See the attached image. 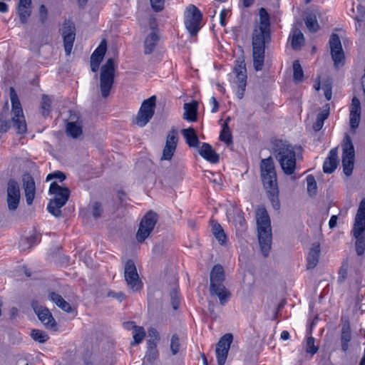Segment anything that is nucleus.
<instances>
[{
    "instance_id": "nucleus-1",
    "label": "nucleus",
    "mask_w": 365,
    "mask_h": 365,
    "mask_svg": "<svg viewBox=\"0 0 365 365\" xmlns=\"http://www.w3.org/2000/svg\"><path fill=\"white\" fill-rule=\"evenodd\" d=\"M260 22L252 36V57L254 68L257 71L262 69L264 61L265 43L270 39V24L268 13L261 8L259 11Z\"/></svg>"
},
{
    "instance_id": "nucleus-2",
    "label": "nucleus",
    "mask_w": 365,
    "mask_h": 365,
    "mask_svg": "<svg viewBox=\"0 0 365 365\" xmlns=\"http://www.w3.org/2000/svg\"><path fill=\"white\" fill-rule=\"evenodd\" d=\"M260 177L263 186L267 191V196L272 207L279 210L280 202L279 200V189L277 181V173L272 157L262 159L260 162Z\"/></svg>"
},
{
    "instance_id": "nucleus-3",
    "label": "nucleus",
    "mask_w": 365,
    "mask_h": 365,
    "mask_svg": "<svg viewBox=\"0 0 365 365\" xmlns=\"http://www.w3.org/2000/svg\"><path fill=\"white\" fill-rule=\"evenodd\" d=\"M256 222L260 250L263 256L267 257L271 250L272 228L269 216L264 207L257 209Z\"/></svg>"
},
{
    "instance_id": "nucleus-4",
    "label": "nucleus",
    "mask_w": 365,
    "mask_h": 365,
    "mask_svg": "<svg viewBox=\"0 0 365 365\" xmlns=\"http://www.w3.org/2000/svg\"><path fill=\"white\" fill-rule=\"evenodd\" d=\"M273 150L283 172L287 175H292L296 168V153L292 145L286 141L277 140Z\"/></svg>"
},
{
    "instance_id": "nucleus-5",
    "label": "nucleus",
    "mask_w": 365,
    "mask_h": 365,
    "mask_svg": "<svg viewBox=\"0 0 365 365\" xmlns=\"http://www.w3.org/2000/svg\"><path fill=\"white\" fill-rule=\"evenodd\" d=\"M49 192L54 195V197L50 200L47 210L53 216L60 217L61 215V208L67 202L70 190L68 187H61L53 182L50 185Z\"/></svg>"
},
{
    "instance_id": "nucleus-6",
    "label": "nucleus",
    "mask_w": 365,
    "mask_h": 365,
    "mask_svg": "<svg viewBox=\"0 0 365 365\" xmlns=\"http://www.w3.org/2000/svg\"><path fill=\"white\" fill-rule=\"evenodd\" d=\"M115 65L113 58L107 60L101 68L100 90L103 98H106L110 95L114 83Z\"/></svg>"
},
{
    "instance_id": "nucleus-7",
    "label": "nucleus",
    "mask_w": 365,
    "mask_h": 365,
    "mask_svg": "<svg viewBox=\"0 0 365 365\" xmlns=\"http://www.w3.org/2000/svg\"><path fill=\"white\" fill-rule=\"evenodd\" d=\"M225 280V275H210V294L212 297L217 296L222 305H225L231 296L224 284Z\"/></svg>"
},
{
    "instance_id": "nucleus-8",
    "label": "nucleus",
    "mask_w": 365,
    "mask_h": 365,
    "mask_svg": "<svg viewBox=\"0 0 365 365\" xmlns=\"http://www.w3.org/2000/svg\"><path fill=\"white\" fill-rule=\"evenodd\" d=\"M202 14L192 4L189 5L185 11V25L191 36H195L201 28Z\"/></svg>"
},
{
    "instance_id": "nucleus-9",
    "label": "nucleus",
    "mask_w": 365,
    "mask_h": 365,
    "mask_svg": "<svg viewBox=\"0 0 365 365\" xmlns=\"http://www.w3.org/2000/svg\"><path fill=\"white\" fill-rule=\"evenodd\" d=\"M158 220V215L149 211L142 218L138 230L136 233V240L138 242H143L153 232Z\"/></svg>"
},
{
    "instance_id": "nucleus-10",
    "label": "nucleus",
    "mask_w": 365,
    "mask_h": 365,
    "mask_svg": "<svg viewBox=\"0 0 365 365\" xmlns=\"http://www.w3.org/2000/svg\"><path fill=\"white\" fill-rule=\"evenodd\" d=\"M156 97L153 96L145 100L135 117V123L140 127H144L153 118L155 108Z\"/></svg>"
},
{
    "instance_id": "nucleus-11",
    "label": "nucleus",
    "mask_w": 365,
    "mask_h": 365,
    "mask_svg": "<svg viewBox=\"0 0 365 365\" xmlns=\"http://www.w3.org/2000/svg\"><path fill=\"white\" fill-rule=\"evenodd\" d=\"M342 147L343 170L346 176H350L354 168L355 153L351 139L347 134L345 135L344 142Z\"/></svg>"
},
{
    "instance_id": "nucleus-12",
    "label": "nucleus",
    "mask_w": 365,
    "mask_h": 365,
    "mask_svg": "<svg viewBox=\"0 0 365 365\" xmlns=\"http://www.w3.org/2000/svg\"><path fill=\"white\" fill-rule=\"evenodd\" d=\"M329 44L334 66L336 68H339L344 63L345 56L341 46V40L336 34H332L331 35Z\"/></svg>"
},
{
    "instance_id": "nucleus-13",
    "label": "nucleus",
    "mask_w": 365,
    "mask_h": 365,
    "mask_svg": "<svg viewBox=\"0 0 365 365\" xmlns=\"http://www.w3.org/2000/svg\"><path fill=\"white\" fill-rule=\"evenodd\" d=\"M234 73L236 75V83L238 84L236 95L239 99H242L245 91L247 78L245 63L243 59L239 58L236 61Z\"/></svg>"
},
{
    "instance_id": "nucleus-14",
    "label": "nucleus",
    "mask_w": 365,
    "mask_h": 365,
    "mask_svg": "<svg viewBox=\"0 0 365 365\" xmlns=\"http://www.w3.org/2000/svg\"><path fill=\"white\" fill-rule=\"evenodd\" d=\"M63 38V46L66 54L69 56L71 53L76 37L75 24L71 20H65L61 29Z\"/></svg>"
},
{
    "instance_id": "nucleus-15",
    "label": "nucleus",
    "mask_w": 365,
    "mask_h": 365,
    "mask_svg": "<svg viewBox=\"0 0 365 365\" xmlns=\"http://www.w3.org/2000/svg\"><path fill=\"white\" fill-rule=\"evenodd\" d=\"M351 233L354 238L365 237V198L360 202Z\"/></svg>"
},
{
    "instance_id": "nucleus-16",
    "label": "nucleus",
    "mask_w": 365,
    "mask_h": 365,
    "mask_svg": "<svg viewBox=\"0 0 365 365\" xmlns=\"http://www.w3.org/2000/svg\"><path fill=\"white\" fill-rule=\"evenodd\" d=\"M232 340L233 336L230 333L225 334L220 339L215 350L218 365H224L225 364Z\"/></svg>"
},
{
    "instance_id": "nucleus-17",
    "label": "nucleus",
    "mask_w": 365,
    "mask_h": 365,
    "mask_svg": "<svg viewBox=\"0 0 365 365\" xmlns=\"http://www.w3.org/2000/svg\"><path fill=\"white\" fill-rule=\"evenodd\" d=\"M20 201V190L18 183L10 180L7 187V204L8 208L11 211L16 210Z\"/></svg>"
},
{
    "instance_id": "nucleus-18",
    "label": "nucleus",
    "mask_w": 365,
    "mask_h": 365,
    "mask_svg": "<svg viewBox=\"0 0 365 365\" xmlns=\"http://www.w3.org/2000/svg\"><path fill=\"white\" fill-rule=\"evenodd\" d=\"M32 307L37 314L39 320L47 329L56 330V323L49 309L46 307H38L37 302L32 303Z\"/></svg>"
},
{
    "instance_id": "nucleus-19",
    "label": "nucleus",
    "mask_w": 365,
    "mask_h": 365,
    "mask_svg": "<svg viewBox=\"0 0 365 365\" xmlns=\"http://www.w3.org/2000/svg\"><path fill=\"white\" fill-rule=\"evenodd\" d=\"M178 141V132L175 130L173 129L168 133L167 135L165 145L163 151V156L161 158V160H171L176 150Z\"/></svg>"
},
{
    "instance_id": "nucleus-20",
    "label": "nucleus",
    "mask_w": 365,
    "mask_h": 365,
    "mask_svg": "<svg viewBox=\"0 0 365 365\" xmlns=\"http://www.w3.org/2000/svg\"><path fill=\"white\" fill-rule=\"evenodd\" d=\"M23 186L24 189L26 203L31 205L33 203L36 187L33 178L30 175H24L23 177Z\"/></svg>"
},
{
    "instance_id": "nucleus-21",
    "label": "nucleus",
    "mask_w": 365,
    "mask_h": 365,
    "mask_svg": "<svg viewBox=\"0 0 365 365\" xmlns=\"http://www.w3.org/2000/svg\"><path fill=\"white\" fill-rule=\"evenodd\" d=\"M31 0H19L16 8V13L20 22L23 24L28 22L31 14Z\"/></svg>"
},
{
    "instance_id": "nucleus-22",
    "label": "nucleus",
    "mask_w": 365,
    "mask_h": 365,
    "mask_svg": "<svg viewBox=\"0 0 365 365\" xmlns=\"http://www.w3.org/2000/svg\"><path fill=\"white\" fill-rule=\"evenodd\" d=\"M361 118V103L356 97L351 101L350 108V126L352 129L358 128Z\"/></svg>"
},
{
    "instance_id": "nucleus-23",
    "label": "nucleus",
    "mask_w": 365,
    "mask_h": 365,
    "mask_svg": "<svg viewBox=\"0 0 365 365\" xmlns=\"http://www.w3.org/2000/svg\"><path fill=\"white\" fill-rule=\"evenodd\" d=\"M71 121L66 125V133L73 138H77L82 134V122L78 117L71 115Z\"/></svg>"
},
{
    "instance_id": "nucleus-24",
    "label": "nucleus",
    "mask_w": 365,
    "mask_h": 365,
    "mask_svg": "<svg viewBox=\"0 0 365 365\" xmlns=\"http://www.w3.org/2000/svg\"><path fill=\"white\" fill-rule=\"evenodd\" d=\"M338 151L337 148H333L330 150L329 156L325 160L323 165V170L325 173H331L336 168L338 164Z\"/></svg>"
},
{
    "instance_id": "nucleus-25",
    "label": "nucleus",
    "mask_w": 365,
    "mask_h": 365,
    "mask_svg": "<svg viewBox=\"0 0 365 365\" xmlns=\"http://www.w3.org/2000/svg\"><path fill=\"white\" fill-rule=\"evenodd\" d=\"M351 340V331L349 322H346L341 327L340 335L341 349L346 353L349 348V343Z\"/></svg>"
},
{
    "instance_id": "nucleus-26",
    "label": "nucleus",
    "mask_w": 365,
    "mask_h": 365,
    "mask_svg": "<svg viewBox=\"0 0 365 365\" xmlns=\"http://www.w3.org/2000/svg\"><path fill=\"white\" fill-rule=\"evenodd\" d=\"M10 97L11 101L12 109L11 112L13 113L12 119L18 120L19 118H24L23 110L21 108V103L19 100V98L15 92L14 88H10Z\"/></svg>"
},
{
    "instance_id": "nucleus-27",
    "label": "nucleus",
    "mask_w": 365,
    "mask_h": 365,
    "mask_svg": "<svg viewBox=\"0 0 365 365\" xmlns=\"http://www.w3.org/2000/svg\"><path fill=\"white\" fill-rule=\"evenodd\" d=\"M199 153L202 158L212 163H216L219 161L218 155L208 143H202L199 150Z\"/></svg>"
},
{
    "instance_id": "nucleus-28",
    "label": "nucleus",
    "mask_w": 365,
    "mask_h": 365,
    "mask_svg": "<svg viewBox=\"0 0 365 365\" xmlns=\"http://www.w3.org/2000/svg\"><path fill=\"white\" fill-rule=\"evenodd\" d=\"M183 118L187 121L195 122L197 114V102L186 103L183 105Z\"/></svg>"
},
{
    "instance_id": "nucleus-29",
    "label": "nucleus",
    "mask_w": 365,
    "mask_h": 365,
    "mask_svg": "<svg viewBox=\"0 0 365 365\" xmlns=\"http://www.w3.org/2000/svg\"><path fill=\"white\" fill-rule=\"evenodd\" d=\"M320 254V245L319 243H314L309 250L307 257V269L310 270L314 268L319 262Z\"/></svg>"
},
{
    "instance_id": "nucleus-30",
    "label": "nucleus",
    "mask_w": 365,
    "mask_h": 365,
    "mask_svg": "<svg viewBox=\"0 0 365 365\" xmlns=\"http://www.w3.org/2000/svg\"><path fill=\"white\" fill-rule=\"evenodd\" d=\"M181 133L190 147H197L198 145L199 140L196 132L192 128L182 129Z\"/></svg>"
},
{
    "instance_id": "nucleus-31",
    "label": "nucleus",
    "mask_w": 365,
    "mask_h": 365,
    "mask_svg": "<svg viewBox=\"0 0 365 365\" xmlns=\"http://www.w3.org/2000/svg\"><path fill=\"white\" fill-rule=\"evenodd\" d=\"M232 221L237 230L244 232L247 229V223L242 210L237 209L233 210Z\"/></svg>"
},
{
    "instance_id": "nucleus-32",
    "label": "nucleus",
    "mask_w": 365,
    "mask_h": 365,
    "mask_svg": "<svg viewBox=\"0 0 365 365\" xmlns=\"http://www.w3.org/2000/svg\"><path fill=\"white\" fill-rule=\"evenodd\" d=\"M50 299L54 302L62 310L70 313L72 308L68 302H67L60 294L56 292H51L49 294Z\"/></svg>"
},
{
    "instance_id": "nucleus-33",
    "label": "nucleus",
    "mask_w": 365,
    "mask_h": 365,
    "mask_svg": "<svg viewBox=\"0 0 365 365\" xmlns=\"http://www.w3.org/2000/svg\"><path fill=\"white\" fill-rule=\"evenodd\" d=\"M159 40V36L155 31H152L145 40V53L149 54L153 52L157 43Z\"/></svg>"
},
{
    "instance_id": "nucleus-34",
    "label": "nucleus",
    "mask_w": 365,
    "mask_h": 365,
    "mask_svg": "<svg viewBox=\"0 0 365 365\" xmlns=\"http://www.w3.org/2000/svg\"><path fill=\"white\" fill-rule=\"evenodd\" d=\"M291 38V44L293 49H300L304 42V35L302 31L298 29H294Z\"/></svg>"
},
{
    "instance_id": "nucleus-35",
    "label": "nucleus",
    "mask_w": 365,
    "mask_h": 365,
    "mask_svg": "<svg viewBox=\"0 0 365 365\" xmlns=\"http://www.w3.org/2000/svg\"><path fill=\"white\" fill-rule=\"evenodd\" d=\"M128 287L133 292H137L143 287V282L139 275H124Z\"/></svg>"
},
{
    "instance_id": "nucleus-36",
    "label": "nucleus",
    "mask_w": 365,
    "mask_h": 365,
    "mask_svg": "<svg viewBox=\"0 0 365 365\" xmlns=\"http://www.w3.org/2000/svg\"><path fill=\"white\" fill-rule=\"evenodd\" d=\"M212 230L218 242L220 244H224L227 237L221 225L217 222L212 221Z\"/></svg>"
},
{
    "instance_id": "nucleus-37",
    "label": "nucleus",
    "mask_w": 365,
    "mask_h": 365,
    "mask_svg": "<svg viewBox=\"0 0 365 365\" xmlns=\"http://www.w3.org/2000/svg\"><path fill=\"white\" fill-rule=\"evenodd\" d=\"M305 24L311 32H316L319 29V25L317 22V16L314 13L308 14L305 18Z\"/></svg>"
},
{
    "instance_id": "nucleus-38",
    "label": "nucleus",
    "mask_w": 365,
    "mask_h": 365,
    "mask_svg": "<svg viewBox=\"0 0 365 365\" xmlns=\"http://www.w3.org/2000/svg\"><path fill=\"white\" fill-rule=\"evenodd\" d=\"M52 98L48 95L43 94L41 96L40 106L41 113L43 116H47L51 112Z\"/></svg>"
},
{
    "instance_id": "nucleus-39",
    "label": "nucleus",
    "mask_w": 365,
    "mask_h": 365,
    "mask_svg": "<svg viewBox=\"0 0 365 365\" xmlns=\"http://www.w3.org/2000/svg\"><path fill=\"white\" fill-rule=\"evenodd\" d=\"M106 40H103L98 48L92 53L91 60L99 61V62H101L106 53Z\"/></svg>"
},
{
    "instance_id": "nucleus-40",
    "label": "nucleus",
    "mask_w": 365,
    "mask_h": 365,
    "mask_svg": "<svg viewBox=\"0 0 365 365\" xmlns=\"http://www.w3.org/2000/svg\"><path fill=\"white\" fill-rule=\"evenodd\" d=\"M220 139L221 141L225 142L227 144L232 143V133L227 122H225L222 125V128L220 134Z\"/></svg>"
},
{
    "instance_id": "nucleus-41",
    "label": "nucleus",
    "mask_w": 365,
    "mask_h": 365,
    "mask_svg": "<svg viewBox=\"0 0 365 365\" xmlns=\"http://www.w3.org/2000/svg\"><path fill=\"white\" fill-rule=\"evenodd\" d=\"M145 336V331L142 327H134L133 337L134 341L131 342V345H137L140 344Z\"/></svg>"
},
{
    "instance_id": "nucleus-42",
    "label": "nucleus",
    "mask_w": 365,
    "mask_h": 365,
    "mask_svg": "<svg viewBox=\"0 0 365 365\" xmlns=\"http://www.w3.org/2000/svg\"><path fill=\"white\" fill-rule=\"evenodd\" d=\"M294 80L297 82L302 81L304 77V72L299 61H294L293 63Z\"/></svg>"
},
{
    "instance_id": "nucleus-43",
    "label": "nucleus",
    "mask_w": 365,
    "mask_h": 365,
    "mask_svg": "<svg viewBox=\"0 0 365 365\" xmlns=\"http://www.w3.org/2000/svg\"><path fill=\"white\" fill-rule=\"evenodd\" d=\"M13 125L18 133L23 134L26 132L27 127L24 118H19L18 120L12 119Z\"/></svg>"
},
{
    "instance_id": "nucleus-44",
    "label": "nucleus",
    "mask_w": 365,
    "mask_h": 365,
    "mask_svg": "<svg viewBox=\"0 0 365 365\" xmlns=\"http://www.w3.org/2000/svg\"><path fill=\"white\" fill-rule=\"evenodd\" d=\"M307 192L310 196H314L317 193V182L313 175H310L307 177Z\"/></svg>"
},
{
    "instance_id": "nucleus-45",
    "label": "nucleus",
    "mask_w": 365,
    "mask_h": 365,
    "mask_svg": "<svg viewBox=\"0 0 365 365\" xmlns=\"http://www.w3.org/2000/svg\"><path fill=\"white\" fill-rule=\"evenodd\" d=\"M32 339L40 343H44L48 339V335L43 331L33 329L31 334Z\"/></svg>"
},
{
    "instance_id": "nucleus-46",
    "label": "nucleus",
    "mask_w": 365,
    "mask_h": 365,
    "mask_svg": "<svg viewBox=\"0 0 365 365\" xmlns=\"http://www.w3.org/2000/svg\"><path fill=\"white\" fill-rule=\"evenodd\" d=\"M180 347V339L178 334H175L172 336L170 339V350L173 355H176Z\"/></svg>"
},
{
    "instance_id": "nucleus-47",
    "label": "nucleus",
    "mask_w": 365,
    "mask_h": 365,
    "mask_svg": "<svg viewBox=\"0 0 365 365\" xmlns=\"http://www.w3.org/2000/svg\"><path fill=\"white\" fill-rule=\"evenodd\" d=\"M355 248L359 256L363 255L365 251V237L355 238Z\"/></svg>"
},
{
    "instance_id": "nucleus-48",
    "label": "nucleus",
    "mask_w": 365,
    "mask_h": 365,
    "mask_svg": "<svg viewBox=\"0 0 365 365\" xmlns=\"http://www.w3.org/2000/svg\"><path fill=\"white\" fill-rule=\"evenodd\" d=\"M318 351V347L314 345V338L312 336L308 337L307 340V348L306 351L307 353L311 354L312 355L317 353Z\"/></svg>"
},
{
    "instance_id": "nucleus-49",
    "label": "nucleus",
    "mask_w": 365,
    "mask_h": 365,
    "mask_svg": "<svg viewBox=\"0 0 365 365\" xmlns=\"http://www.w3.org/2000/svg\"><path fill=\"white\" fill-rule=\"evenodd\" d=\"M91 207L92 210V215L93 216V217H100L103 212L101 204L98 202H94L91 205Z\"/></svg>"
},
{
    "instance_id": "nucleus-50",
    "label": "nucleus",
    "mask_w": 365,
    "mask_h": 365,
    "mask_svg": "<svg viewBox=\"0 0 365 365\" xmlns=\"http://www.w3.org/2000/svg\"><path fill=\"white\" fill-rule=\"evenodd\" d=\"M171 304L174 309H177L180 304V298L177 289H173L170 292Z\"/></svg>"
},
{
    "instance_id": "nucleus-51",
    "label": "nucleus",
    "mask_w": 365,
    "mask_h": 365,
    "mask_svg": "<svg viewBox=\"0 0 365 365\" xmlns=\"http://www.w3.org/2000/svg\"><path fill=\"white\" fill-rule=\"evenodd\" d=\"M158 356V353L157 349L148 348L145 358L148 362L153 363Z\"/></svg>"
},
{
    "instance_id": "nucleus-52",
    "label": "nucleus",
    "mask_w": 365,
    "mask_h": 365,
    "mask_svg": "<svg viewBox=\"0 0 365 365\" xmlns=\"http://www.w3.org/2000/svg\"><path fill=\"white\" fill-rule=\"evenodd\" d=\"M124 274H138L135 263L128 260L124 266Z\"/></svg>"
},
{
    "instance_id": "nucleus-53",
    "label": "nucleus",
    "mask_w": 365,
    "mask_h": 365,
    "mask_svg": "<svg viewBox=\"0 0 365 365\" xmlns=\"http://www.w3.org/2000/svg\"><path fill=\"white\" fill-rule=\"evenodd\" d=\"M153 9L155 11H160L164 8L165 0H150Z\"/></svg>"
},
{
    "instance_id": "nucleus-54",
    "label": "nucleus",
    "mask_w": 365,
    "mask_h": 365,
    "mask_svg": "<svg viewBox=\"0 0 365 365\" xmlns=\"http://www.w3.org/2000/svg\"><path fill=\"white\" fill-rule=\"evenodd\" d=\"M52 179H58L60 181H63L66 179V175L63 173L61 171H56L54 173L48 174L46 178L47 181L51 180Z\"/></svg>"
},
{
    "instance_id": "nucleus-55",
    "label": "nucleus",
    "mask_w": 365,
    "mask_h": 365,
    "mask_svg": "<svg viewBox=\"0 0 365 365\" xmlns=\"http://www.w3.org/2000/svg\"><path fill=\"white\" fill-rule=\"evenodd\" d=\"M48 19V10L45 5L42 4L39 7V19L42 24H44Z\"/></svg>"
},
{
    "instance_id": "nucleus-56",
    "label": "nucleus",
    "mask_w": 365,
    "mask_h": 365,
    "mask_svg": "<svg viewBox=\"0 0 365 365\" xmlns=\"http://www.w3.org/2000/svg\"><path fill=\"white\" fill-rule=\"evenodd\" d=\"M107 297L115 298L118 302H121L125 298V295L122 292H115L110 291L107 294Z\"/></svg>"
},
{
    "instance_id": "nucleus-57",
    "label": "nucleus",
    "mask_w": 365,
    "mask_h": 365,
    "mask_svg": "<svg viewBox=\"0 0 365 365\" xmlns=\"http://www.w3.org/2000/svg\"><path fill=\"white\" fill-rule=\"evenodd\" d=\"M329 105L326 104L324 106V109L318 114L317 119L322 120V121H324L329 116Z\"/></svg>"
},
{
    "instance_id": "nucleus-58",
    "label": "nucleus",
    "mask_w": 365,
    "mask_h": 365,
    "mask_svg": "<svg viewBox=\"0 0 365 365\" xmlns=\"http://www.w3.org/2000/svg\"><path fill=\"white\" fill-rule=\"evenodd\" d=\"M148 336L150 339H154V341H159L160 339L159 333L155 328H150L148 330Z\"/></svg>"
},
{
    "instance_id": "nucleus-59",
    "label": "nucleus",
    "mask_w": 365,
    "mask_h": 365,
    "mask_svg": "<svg viewBox=\"0 0 365 365\" xmlns=\"http://www.w3.org/2000/svg\"><path fill=\"white\" fill-rule=\"evenodd\" d=\"M224 272L225 270L222 266L220 264H216L212 267L210 274H224Z\"/></svg>"
},
{
    "instance_id": "nucleus-60",
    "label": "nucleus",
    "mask_w": 365,
    "mask_h": 365,
    "mask_svg": "<svg viewBox=\"0 0 365 365\" xmlns=\"http://www.w3.org/2000/svg\"><path fill=\"white\" fill-rule=\"evenodd\" d=\"M16 272L19 274H31L30 269L24 264L19 265L17 267Z\"/></svg>"
},
{
    "instance_id": "nucleus-61",
    "label": "nucleus",
    "mask_w": 365,
    "mask_h": 365,
    "mask_svg": "<svg viewBox=\"0 0 365 365\" xmlns=\"http://www.w3.org/2000/svg\"><path fill=\"white\" fill-rule=\"evenodd\" d=\"M101 62L99 61L91 60V71L96 72L99 68Z\"/></svg>"
},
{
    "instance_id": "nucleus-62",
    "label": "nucleus",
    "mask_w": 365,
    "mask_h": 365,
    "mask_svg": "<svg viewBox=\"0 0 365 365\" xmlns=\"http://www.w3.org/2000/svg\"><path fill=\"white\" fill-rule=\"evenodd\" d=\"M323 125H324V122L322 121V120H318L317 118L316 122L313 125V128L314 130L318 131L322 128Z\"/></svg>"
},
{
    "instance_id": "nucleus-63",
    "label": "nucleus",
    "mask_w": 365,
    "mask_h": 365,
    "mask_svg": "<svg viewBox=\"0 0 365 365\" xmlns=\"http://www.w3.org/2000/svg\"><path fill=\"white\" fill-rule=\"evenodd\" d=\"M211 103L212 104L213 107L212 108V113H216L218 110V103L217 101V99L215 97H212L210 99Z\"/></svg>"
},
{
    "instance_id": "nucleus-64",
    "label": "nucleus",
    "mask_w": 365,
    "mask_h": 365,
    "mask_svg": "<svg viewBox=\"0 0 365 365\" xmlns=\"http://www.w3.org/2000/svg\"><path fill=\"white\" fill-rule=\"evenodd\" d=\"M158 341H154V339H150L148 340V348L150 349H156L157 343Z\"/></svg>"
}]
</instances>
